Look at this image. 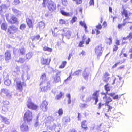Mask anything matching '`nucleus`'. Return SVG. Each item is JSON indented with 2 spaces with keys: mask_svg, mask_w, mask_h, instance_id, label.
Returning <instances> with one entry per match:
<instances>
[{
  "mask_svg": "<svg viewBox=\"0 0 132 132\" xmlns=\"http://www.w3.org/2000/svg\"><path fill=\"white\" fill-rule=\"evenodd\" d=\"M26 105L28 108L33 110H36L38 107L37 105L34 104L32 102L31 99L30 98L28 99L26 103Z\"/></svg>",
  "mask_w": 132,
  "mask_h": 132,
  "instance_id": "2",
  "label": "nucleus"
},
{
  "mask_svg": "<svg viewBox=\"0 0 132 132\" xmlns=\"http://www.w3.org/2000/svg\"><path fill=\"white\" fill-rule=\"evenodd\" d=\"M54 119L53 117L52 116H50L47 117L45 119V120L47 121H48V122H49V121L50 122L51 121H54Z\"/></svg>",
  "mask_w": 132,
  "mask_h": 132,
  "instance_id": "26",
  "label": "nucleus"
},
{
  "mask_svg": "<svg viewBox=\"0 0 132 132\" xmlns=\"http://www.w3.org/2000/svg\"><path fill=\"white\" fill-rule=\"evenodd\" d=\"M87 123L86 120H84L82 122V127L84 129H86L88 128L87 127Z\"/></svg>",
  "mask_w": 132,
  "mask_h": 132,
  "instance_id": "28",
  "label": "nucleus"
},
{
  "mask_svg": "<svg viewBox=\"0 0 132 132\" xmlns=\"http://www.w3.org/2000/svg\"><path fill=\"white\" fill-rule=\"evenodd\" d=\"M40 37V36L38 35L36 36H34L31 37V39L32 41L36 40L39 39Z\"/></svg>",
  "mask_w": 132,
  "mask_h": 132,
  "instance_id": "35",
  "label": "nucleus"
},
{
  "mask_svg": "<svg viewBox=\"0 0 132 132\" xmlns=\"http://www.w3.org/2000/svg\"><path fill=\"white\" fill-rule=\"evenodd\" d=\"M61 13L63 15L67 16L69 15V14L68 13H66L63 10H61Z\"/></svg>",
  "mask_w": 132,
  "mask_h": 132,
  "instance_id": "52",
  "label": "nucleus"
},
{
  "mask_svg": "<svg viewBox=\"0 0 132 132\" xmlns=\"http://www.w3.org/2000/svg\"><path fill=\"white\" fill-rule=\"evenodd\" d=\"M43 85H44V86L42 87H40V89H41V91L42 92H46L48 89L50 88V84L49 82L46 83L45 84H43Z\"/></svg>",
  "mask_w": 132,
  "mask_h": 132,
  "instance_id": "10",
  "label": "nucleus"
},
{
  "mask_svg": "<svg viewBox=\"0 0 132 132\" xmlns=\"http://www.w3.org/2000/svg\"><path fill=\"white\" fill-rule=\"evenodd\" d=\"M122 95H120L119 96L118 95H116L115 96H114L113 97V98L114 99H118L119 98H119H120L121 97V96H122Z\"/></svg>",
  "mask_w": 132,
  "mask_h": 132,
  "instance_id": "50",
  "label": "nucleus"
},
{
  "mask_svg": "<svg viewBox=\"0 0 132 132\" xmlns=\"http://www.w3.org/2000/svg\"><path fill=\"white\" fill-rule=\"evenodd\" d=\"M56 74L54 78L53 82L55 83H56L61 81L60 76L61 74V72L60 71L56 70Z\"/></svg>",
  "mask_w": 132,
  "mask_h": 132,
  "instance_id": "6",
  "label": "nucleus"
},
{
  "mask_svg": "<svg viewBox=\"0 0 132 132\" xmlns=\"http://www.w3.org/2000/svg\"><path fill=\"white\" fill-rule=\"evenodd\" d=\"M38 117L37 116V120L36 121V122L34 124V126L35 127H37L39 125V122L38 121Z\"/></svg>",
  "mask_w": 132,
  "mask_h": 132,
  "instance_id": "57",
  "label": "nucleus"
},
{
  "mask_svg": "<svg viewBox=\"0 0 132 132\" xmlns=\"http://www.w3.org/2000/svg\"><path fill=\"white\" fill-rule=\"evenodd\" d=\"M92 97L90 96H88L86 98V102H89L90 101Z\"/></svg>",
  "mask_w": 132,
  "mask_h": 132,
  "instance_id": "60",
  "label": "nucleus"
},
{
  "mask_svg": "<svg viewBox=\"0 0 132 132\" xmlns=\"http://www.w3.org/2000/svg\"><path fill=\"white\" fill-rule=\"evenodd\" d=\"M81 70H78L75 71L73 74L74 75H78L81 72Z\"/></svg>",
  "mask_w": 132,
  "mask_h": 132,
  "instance_id": "53",
  "label": "nucleus"
},
{
  "mask_svg": "<svg viewBox=\"0 0 132 132\" xmlns=\"http://www.w3.org/2000/svg\"><path fill=\"white\" fill-rule=\"evenodd\" d=\"M65 36L68 39L71 36L70 32L69 31H67L66 33V35Z\"/></svg>",
  "mask_w": 132,
  "mask_h": 132,
  "instance_id": "55",
  "label": "nucleus"
},
{
  "mask_svg": "<svg viewBox=\"0 0 132 132\" xmlns=\"http://www.w3.org/2000/svg\"><path fill=\"white\" fill-rule=\"evenodd\" d=\"M20 2L19 0H14L13 4L14 5H16L20 3Z\"/></svg>",
  "mask_w": 132,
  "mask_h": 132,
  "instance_id": "54",
  "label": "nucleus"
},
{
  "mask_svg": "<svg viewBox=\"0 0 132 132\" xmlns=\"http://www.w3.org/2000/svg\"><path fill=\"white\" fill-rule=\"evenodd\" d=\"M89 6H93L94 5V0H90L89 2Z\"/></svg>",
  "mask_w": 132,
  "mask_h": 132,
  "instance_id": "59",
  "label": "nucleus"
},
{
  "mask_svg": "<svg viewBox=\"0 0 132 132\" xmlns=\"http://www.w3.org/2000/svg\"><path fill=\"white\" fill-rule=\"evenodd\" d=\"M88 105L85 104L81 103L80 104L79 106L81 108H86L88 106Z\"/></svg>",
  "mask_w": 132,
  "mask_h": 132,
  "instance_id": "43",
  "label": "nucleus"
},
{
  "mask_svg": "<svg viewBox=\"0 0 132 132\" xmlns=\"http://www.w3.org/2000/svg\"><path fill=\"white\" fill-rule=\"evenodd\" d=\"M11 19L13 21L12 23H15L16 22L17 19L14 15H12L10 20Z\"/></svg>",
  "mask_w": 132,
  "mask_h": 132,
  "instance_id": "39",
  "label": "nucleus"
},
{
  "mask_svg": "<svg viewBox=\"0 0 132 132\" xmlns=\"http://www.w3.org/2000/svg\"><path fill=\"white\" fill-rule=\"evenodd\" d=\"M26 28V25L24 24H21L20 26V29L22 30H23Z\"/></svg>",
  "mask_w": 132,
  "mask_h": 132,
  "instance_id": "49",
  "label": "nucleus"
},
{
  "mask_svg": "<svg viewBox=\"0 0 132 132\" xmlns=\"http://www.w3.org/2000/svg\"><path fill=\"white\" fill-rule=\"evenodd\" d=\"M62 120L63 124L66 125L68 122H70V118L68 117H65L63 118Z\"/></svg>",
  "mask_w": 132,
  "mask_h": 132,
  "instance_id": "19",
  "label": "nucleus"
},
{
  "mask_svg": "<svg viewBox=\"0 0 132 132\" xmlns=\"http://www.w3.org/2000/svg\"><path fill=\"white\" fill-rule=\"evenodd\" d=\"M127 37H128L129 40H130L132 39V32H130L129 34V35L127 36Z\"/></svg>",
  "mask_w": 132,
  "mask_h": 132,
  "instance_id": "63",
  "label": "nucleus"
},
{
  "mask_svg": "<svg viewBox=\"0 0 132 132\" xmlns=\"http://www.w3.org/2000/svg\"><path fill=\"white\" fill-rule=\"evenodd\" d=\"M33 54L31 52H29L26 55V61H28L32 56Z\"/></svg>",
  "mask_w": 132,
  "mask_h": 132,
  "instance_id": "21",
  "label": "nucleus"
},
{
  "mask_svg": "<svg viewBox=\"0 0 132 132\" xmlns=\"http://www.w3.org/2000/svg\"><path fill=\"white\" fill-rule=\"evenodd\" d=\"M16 85L17 89L20 91H22L23 90V87L26 86V83L24 82L16 81Z\"/></svg>",
  "mask_w": 132,
  "mask_h": 132,
  "instance_id": "3",
  "label": "nucleus"
},
{
  "mask_svg": "<svg viewBox=\"0 0 132 132\" xmlns=\"http://www.w3.org/2000/svg\"><path fill=\"white\" fill-rule=\"evenodd\" d=\"M18 52L20 53L22 55L25 53V51L24 48H22L19 49L18 50Z\"/></svg>",
  "mask_w": 132,
  "mask_h": 132,
  "instance_id": "34",
  "label": "nucleus"
},
{
  "mask_svg": "<svg viewBox=\"0 0 132 132\" xmlns=\"http://www.w3.org/2000/svg\"><path fill=\"white\" fill-rule=\"evenodd\" d=\"M124 66L123 65H122L121 66H120L119 67H118V68L117 69L118 70H123L124 69Z\"/></svg>",
  "mask_w": 132,
  "mask_h": 132,
  "instance_id": "61",
  "label": "nucleus"
},
{
  "mask_svg": "<svg viewBox=\"0 0 132 132\" xmlns=\"http://www.w3.org/2000/svg\"><path fill=\"white\" fill-rule=\"evenodd\" d=\"M12 11L14 14L16 15H20L21 13V12L19 11L14 8H12Z\"/></svg>",
  "mask_w": 132,
  "mask_h": 132,
  "instance_id": "23",
  "label": "nucleus"
},
{
  "mask_svg": "<svg viewBox=\"0 0 132 132\" xmlns=\"http://www.w3.org/2000/svg\"><path fill=\"white\" fill-rule=\"evenodd\" d=\"M102 48L101 45H98L95 48V54L98 57L101 55L102 52Z\"/></svg>",
  "mask_w": 132,
  "mask_h": 132,
  "instance_id": "8",
  "label": "nucleus"
},
{
  "mask_svg": "<svg viewBox=\"0 0 132 132\" xmlns=\"http://www.w3.org/2000/svg\"><path fill=\"white\" fill-rule=\"evenodd\" d=\"M101 94L102 95V97L104 101L105 99L106 98H107L108 97L106 96V94L103 92L101 93Z\"/></svg>",
  "mask_w": 132,
  "mask_h": 132,
  "instance_id": "47",
  "label": "nucleus"
},
{
  "mask_svg": "<svg viewBox=\"0 0 132 132\" xmlns=\"http://www.w3.org/2000/svg\"><path fill=\"white\" fill-rule=\"evenodd\" d=\"M27 122H24L20 126V128L22 131H27L28 127L27 123Z\"/></svg>",
  "mask_w": 132,
  "mask_h": 132,
  "instance_id": "14",
  "label": "nucleus"
},
{
  "mask_svg": "<svg viewBox=\"0 0 132 132\" xmlns=\"http://www.w3.org/2000/svg\"><path fill=\"white\" fill-rule=\"evenodd\" d=\"M109 84H107L104 86L105 89V90L106 91V93H108V92L110 90V87L109 85Z\"/></svg>",
  "mask_w": 132,
  "mask_h": 132,
  "instance_id": "40",
  "label": "nucleus"
},
{
  "mask_svg": "<svg viewBox=\"0 0 132 132\" xmlns=\"http://www.w3.org/2000/svg\"><path fill=\"white\" fill-rule=\"evenodd\" d=\"M38 26L40 30H41L44 28L45 24L44 22H40L38 23Z\"/></svg>",
  "mask_w": 132,
  "mask_h": 132,
  "instance_id": "24",
  "label": "nucleus"
},
{
  "mask_svg": "<svg viewBox=\"0 0 132 132\" xmlns=\"http://www.w3.org/2000/svg\"><path fill=\"white\" fill-rule=\"evenodd\" d=\"M26 21L27 24L29 27L30 28H33V24L31 20L29 18H28L26 19Z\"/></svg>",
  "mask_w": 132,
  "mask_h": 132,
  "instance_id": "17",
  "label": "nucleus"
},
{
  "mask_svg": "<svg viewBox=\"0 0 132 132\" xmlns=\"http://www.w3.org/2000/svg\"><path fill=\"white\" fill-rule=\"evenodd\" d=\"M106 42L108 44L110 45L112 44V39L110 37L108 39H107L106 40Z\"/></svg>",
  "mask_w": 132,
  "mask_h": 132,
  "instance_id": "45",
  "label": "nucleus"
},
{
  "mask_svg": "<svg viewBox=\"0 0 132 132\" xmlns=\"http://www.w3.org/2000/svg\"><path fill=\"white\" fill-rule=\"evenodd\" d=\"M80 24L82 26H83L85 28V31H87L86 29L87 28V26L85 23L84 22L80 21Z\"/></svg>",
  "mask_w": 132,
  "mask_h": 132,
  "instance_id": "38",
  "label": "nucleus"
},
{
  "mask_svg": "<svg viewBox=\"0 0 132 132\" xmlns=\"http://www.w3.org/2000/svg\"><path fill=\"white\" fill-rule=\"evenodd\" d=\"M90 72V70L88 68H86L84 70L82 75L84 78L85 80L88 79Z\"/></svg>",
  "mask_w": 132,
  "mask_h": 132,
  "instance_id": "9",
  "label": "nucleus"
},
{
  "mask_svg": "<svg viewBox=\"0 0 132 132\" xmlns=\"http://www.w3.org/2000/svg\"><path fill=\"white\" fill-rule=\"evenodd\" d=\"M48 7L50 11H52L55 10L56 5L53 2H51L50 3H49Z\"/></svg>",
  "mask_w": 132,
  "mask_h": 132,
  "instance_id": "11",
  "label": "nucleus"
},
{
  "mask_svg": "<svg viewBox=\"0 0 132 132\" xmlns=\"http://www.w3.org/2000/svg\"><path fill=\"white\" fill-rule=\"evenodd\" d=\"M28 67L26 66L24 67L22 69V71L23 72L22 75L21 76L22 78L23 82H24L26 81L28 79H29L30 78L29 76H28V72L27 71L26 72H24V69H27Z\"/></svg>",
  "mask_w": 132,
  "mask_h": 132,
  "instance_id": "4",
  "label": "nucleus"
},
{
  "mask_svg": "<svg viewBox=\"0 0 132 132\" xmlns=\"http://www.w3.org/2000/svg\"><path fill=\"white\" fill-rule=\"evenodd\" d=\"M72 78L71 77V74H70L69 76L66 79L64 80V82H66L68 81L71 80Z\"/></svg>",
  "mask_w": 132,
  "mask_h": 132,
  "instance_id": "56",
  "label": "nucleus"
},
{
  "mask_svg": "<svg viewBox=\"0 0 132 132\" xmlns=\"http://www.w3.org/2000/svg\"><path fill=\"white\" fill-rule=\"evenodd\" d=\"M86 39L85 38V36H84L83 37L82 40L80 41L79 45V46L80 47H82L84 46L83 44H84V43L85 41V40H86Z\"/></svg>",
  "mask_w": 132,
  "mask_h": 132,
  "instance_id": "29",
  "label": "nucleus"
},
{
  "mask_svg": "<svg viewBox=\"0 0 132 132\" xmlns=\"http://www.w3.org/2000/svg\"><path fill=\"white\" fill-rule=\"evenodd\" d=\"M50 61H49L48 59H45L42 58L41 59V63L43 64H47L49 63Z\"/></svg>",
  "mask_w": 132,
  "mask_h": 132,
  "instance_id": "20",
  "label": "nucleus"
},
{
  "mask_svg": "<svg viewBox=\"0 0 132 132\" xmlns=\"http://www.w3.org/2000/svg\"><path fill=\"white\" fill-rule=\"evenodd\" d=\"M13 73L19 75L20 73V68L18 66H16L13 69Z\"/></svg>",
  "mask_w": 132,
  "mask_h": 132,
  "instance_id": "18",
  "label": "nucleus"
},
{
  "mask_svg": "<svg viewBox=\"0 0 132 132\" xmlns=\"http://www.w3.org/2000/svg\"><path fill=\"white\" fill-rule=\"evenodd\" d=\"M8 92V90L6 89H1V93L2 94L4 93L6 94V95L7 94Z\"/></svg>",
  "mask_w": 132,
  "mask_h": 132,
  "instance_id": "42",
  "label": "nucleus"
},
{
  "mask_svg": "<svg viewBox=\"0 0 132 132\" xmlns=\"http://www.w3.org/2000/svg\"><path fill=\"white\" fill-rule=\"evenodd\" d=\"M130 13L127 10L123 9L122 12V15L126 17V19L128 18L129 16L130 15Z\"/></svg>",
  "mask_w": 132,
  "mask_h": 132,
  "instance_id": "16",
  "label": "nucleus"
},
{
  "mask_svg": "<svg viewBox=\"0 0 132 132\" xmlns=\"http://www.w3.org/2000/svg\"><path fill=\"white\" fill-rule=\"evenodd\" d=\"M66 96L68 98V104L71 103V96L69 94H66Z\"/></svg>",
  "mask_w": 132,
  "mask_h": 132,
  "instance_id": "36",
  "label": "nucleus"
},
{
  "mask_svg": "<svg viewBox=\"0 0 132 132\" xmlns=\"http://www.w3.org/2000/svg\"><path fill=\"white\" fill-rule=\"evenodd\" d=\"M60 23L62 24H65V22L64 20L61 19L60 20Z\"/></svg>",
  "mask_w": 132,
  "mask_h": 132,
  "instance_id": "64",
  "label": "nucleus"
},
{
  "mask_svg": "<svg viewBox=\"0 0 132 132\" xmlns=\"http://www.w3.org/2000/svg\"><path fill=\"white\" fill-rule=\"evenodd\" d=\"M63 95V94L62 92H60L59 94L56 96L55 98V99L57 100H59L61 98Z\"/></svg>",
  "mask_w": 132,
  "mask_h": 132,
  "instance_id": "41",
  "label": "nucleus"
},
{
  "mask_svg": "<svg viewBox=\"0 0 132 132\" xmlns=\"http://www.w3.org/2000/svg\"><path fill=\"white\" fill-rule=\"evenodd\" d=\"M50 0H43V2L42 3L43 6L44 7H45L46 6V5L47 3L49 4V3H50Z\"/></svg>",
  "mask_w": 132,
  "mask_h": 132,
  "instance_id": "27",
  "label": "nucleus"
},
{
  "mask_svg": "<svg viewBox=\"0 0 132 132\" xmlns=\"http://www.w3.org/2000/svg\"><path fill=\"white\" fill-rule=\"evenodd\" d=\"M1 117L2 118V120L5 124H9L10 123V121H9V119L2 116H1Z\"/></svg>",
  "mask_w": 132,
  "mask_h": 132,
  "instance_id": "22",
  "label": "nucleus"
},
{
  "mask_svg": "<svg viewBox=\"0 0 132 132\" xmlns=\"http://www.w3.org/2000/svg\"><path fill=\"white\" fill-rule=\"evenodd\" d=\"M11 82L10 80L9 79H7L5 81L4 84L6 85L9 86L10 85Z\"/></svg>",
  "mask_w": 132,
  "mask_h": 132,
  "instance_id": "44",
  "label": "nucleus"
},
{
  "mask_svg": "<svg viewBox=\"0 0 132 132\" xmlns=\"http://www.w3.org/2000/svg\"><path fill=\"white\" fill-rule=\"evenodd\" d=\"M66 61H64L62 62V64L59 66V68H64L65 66L66 65Z\"/></svg>",
  "mask_w": 132,
  "mask_h": 132,
  "instance_id": "46",
  "label": "nucleus"
},
{
  "mask_svg": "<svg viewBox=\"0 0 132 132\" xmlns=\"http://www.w3.org/2000/svg\"><path fill=\"white\" fill-rule=\"evenodd\" d=\"M124 61L125 60L124 59L122 61H119L117 63H116L112 66V68H114L116 67V66L118 65L120 63V64H122V63L124 62Z\"/></svg>",
  "mask_w": 132,
  "mask_h": 132,
  "instance_id": "33",
  "label": "nucleus"
},
{
  "mask_svg": "<svg viewBox=\"0 0 132 132\" xmlns=\"http://www.w3.org/2000/svg\"><path fill=\"white\" fill-rule=\"evenodd\" d=\"M7 25L6 23H3L1 26V28L3 30H6L7 28Z\"/></svg>",
  "mask_w": 132,
  "mask_h": 132,
  "instance_id": "37",
  "label": "nucleus"
},
{
  "mask_svg": "<svg viewBox=\"0 0 132 132\" xmlns=\"http://www.w3.org/2000/svg\"><path fill=\"white\" fill-rule=\"evenodd\" d=\"M47 78L45 74V73H43L42 74L40 80L41 81V82L40 83V85H43V84H45L46 83H48L47 82Z\"/></svg>",
  "mask_w": 132,
  "mask_h": 132,
  "instance_id": "13",
  "label": "nucleus"
},
{
  "mask_svg": "<svg viewBox=\"0 0 132 132\" xmlns=\"http://www.w3.org/2000/svg\"><path fill=\"white\" fill-rule=\"evenodd\" d=\"M62 4L64 6H66L68 4L67 0H61Z\"/></svg>",
  "mask_w": 132,
  "mask_h": 132,
  "instance_id": "48",
  "label": "nucleus"
},
{
  "mask_svg": "<svg viewBox=\"0 0 132 132\" xmlns=\"http://www.w3.org/2000/svg\"><path fill=\"white\" fill-rule=\"evenodd\" d=\"M48 104V102L46 100L43 101L42 102L40 108L44 112H46L48 109L47 106Z\"/></svg>",
  "mask_w": 132,
  "mask_h": 132,
  "instance_id": "7",
  "label": "nucleus"
},
{
  "mask_svg": "<svg viewBox=\"0 0 132 132\" xmlns=\"http://www.w3.org/2000/svg\"><path fill=\"white\" fill-rule=\"evenodd\" d=\"M17 29L18 28L14 25L9 26L8 28V32L10 34H13L16 32Z\"/></svg>",
  "mask_w": 132,
  "mask_h": 132,
  "instance_id": "5",
  "label": "nucleus"
},
{
  "mask_svg": "<svg viewBox=\"0 0 132 132\" xmlns=\"http://www.w3.org/2000/svg\"><path fill=\"white\" fill-rule=\"evenodd\" d=\"M32 112L29 110L25 112L24 116V121L27 122L28 123L32 121Z\"/></svg>",
  "mask_w": 132,
  "mask_h": 132,
  "instance_id": "1",
  "label": "nucleus"
},
{
  "mask_svg": "<svg viewBox=\"0 0 132 132\" xmlns=\"http://www.w3.org/2000/svg\"><path fill=\"white\" fill-rule=\"evenodd\" d=\"M58 113L59 116L62 115L63 114V110L62 108L60 109L58 111Z\"/></svg>",
  "mask_w": 132,
  "mask_h": 132,
  "instance_id": "51",
  "label": "nucleus"
},
{
  "mask_svg": "<svg viewBox=\"0 0 132 132\" xmlns=\"http://www.w3.org/2000/svg\"><path fill=\"white\" fill-rule=\"evenodd\" d=\"M77 19V18L75 16H74L73 17L72 20H71V23H72V24H73V23L75 22Z\"/></svg>",
  "mask_w": 132,
  "mask_h": 132,
  "instance_id": "58",
  "label": "nucleus"
},
{
  "mask_svg": "<svg viewBox=\"0 0 132 132\" xmlns=\"http://www.w3.org/2000/svg\"><path fill=\"white\" fill-rule=\"evenodd\" d=\"M25 60H25L24 58L21 57L19 58V59L18 60H15L16 61L21 63H23Z\"/></svg>",
  "mask_w": 132,
  "mask_h": 132,
  "instance_id": "31",
  "label": "nucleus"
},
{
  "mask_svg": "<svg viewBox=\"0 0 132 132\" xmlns=\"http://www.w3.org/2000/svg\"><path fill=\"white\" fill-rule=\"evenodd\" d=\"M43 50L44 51H47L48 52H51L52 51V48L47 46H45L43 48Z\"/></svg>",
  "mask_w": 132,
  "mask_h": 132,
  "instance_id": "30",
  "label": "nucleus"
},
{
  "mask_svg": "<svg viewBox=\"0 0 132 132\" xmlns=\"http://www.w3.org/2000/svg\"><path fill=\"white\" fill-rule=\"evenodd\" d=\"M104 101L105 102V105H108L109 102L112 101V99L109 97H107Z\"/></svg>",
  "mask_w": 132,
  "mask_h": 132,
  "instance_id": "25",
  "label": "nucleus"
},
{
  "mask_svg": "<svg viewBox=\"0 0 132 132\" xmlns=\"http://www.w3.org/2000/svg\"><path fill=\"white\" fill-rule=\"evenodd\" d=\"M2 110L4 112H6L7 110V108L5 106H3L2 107Z\"/></svg>",
  "mask_w": 132,
  "mask_h": 132,
  "instance_id": "62",
  "label": "nucleus"
},
{
  "mask_svg": "<svg viewBox=\"0 0 132 132\" xmlns=\"http://www.w3.org/2000/svg\"><path fill=\"white\" fill-rule=\"evenodd\" d=\"M99 96V92L98 91H96L93 94L92 98L95 100V104L96 105L98 101V97Z\"/></svg>",
  "mask_w": 132,
  "mask_h": 132,
  "instance_id": "12",
  "label": "nucleus"
},
{
  "mask_svg": "<svg viewBox=\"0 0 132 132\" xmlns=\"http://www.w3.org/2000/svg\"><path fill=\"white\" fill-rule=\"evenodd\" d=\"M5 60L6 61L11 59V54L9 51L7 50L6 51L5 54Z\"/></svg>",
  "mask_w": 132,
  "mask_h": 132,
  "instance_id": "15",
  "label": "nucleus"
},
{
  "mask_svg": "<svg viewBox=\"0 0 132 132\" xmlns=\"http://www.w3.org/2000/svg\"><path fill=\"white\" fill-rule=\"evenodd\" d=\"M124 61L125 60L124 59L122 61H119L117 63H116L112 66V68H114L116 67V66L118 65L120 63V64H122V63L124 62Z\"/></svg>",
  "mask_w": 132,
  "mask_h": 132,
  "instance_id": "32",
  "label": "nucleus"
}]
</instances>
